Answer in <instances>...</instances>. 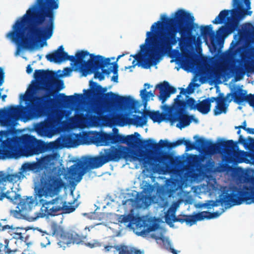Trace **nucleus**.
Returning <instances> with one entry per match:
<instances>
[{"instance_id":"obj_1","label":"nucleus","mask_w":254,"mask_h":254,"mask_svg":"<svg viewBox=\"0 0 254 254\" xmlns=\"http://www.w3.org/2000/svg\"><path fill=\"white\" fill-rule=\"evenodd\" d=\"M34 78L38 84L42 85V88L46 93L35 97L26 106L17 105V121L21 119L27 121L43 117L57 106L72 105L84 98L83 94L77 93L70 96L59 93L55 98H52L55 93L64 88L63 80L58 79L56 74L52 71L36 69L34 73Z\"/></svg>"},{"instance_id":"obj_2","label":"nucleus","mask_w":254,"mask_h":254,"mask_svg":"<svg viewBox=\"0 0 254 254\" xmlns=\"http://www.w3.org/2000/svg\"><path fill=\"white\" fill-rule=\"evenodd\" d=\"M59 6V0H36L21 21L17 20V45L32 49L37 39H50L54 29V10Z\"/></svg>"},{"instance_id":"obj_3","label":"nucleus","mask_w":254,"mask_h":254,"mask_svg":"<svg viewBox=\"0 0 254 254\" xmlns=\"http://www.w3.org/2000/svg\"><path fill=\"white\" fill-rule=\"evenodd\" d=\"M161 20V27L164 23L168 27L159 30V34L152 37L160 55L170 52L178 42L187 41L192 36L193 31L199 28L198 24L194 22L193 16L183 9H178L171 17L162 15Z\"/></svg>"},{"instance_id":"obj_4","label":"nucleus","mask_w":254,"mask_h":254,"mask_svg":"<svg viewBox=\"0 0 254 254\" xmlns=\"http://www.w3.org/2000/svg\"><path fill=\"white\" fill-rule=\"evenodd\" d=\"M17 199L20 202L17 204V214H20L24 219L29 221H33L39 217L44 216H55L62 212L69 213L75 209L74 206L67 205L64 198L58 196L49 201L41 200L42 206V213L34 212V215L31 214L32 208L35 203L32 197H28L26 199H21V195L17 193Z\"/></svg>"},{"instance_id":"obj_5","label":"nucleus","mask_w":254,"mask_h":254,"mask_svg":"<svg viewBox=\"0 0 254 254\" xmlns=\"http://www.w3.org/2000/svg\"><path fill=\"white\" fill-rule=\"evenodd\" d=\"M0 159H16V105L0 109Z\"/></svg>"},{"instance_id":"obj_6","label":"nucleus","mask_w":254,"mask_h":254,"mask_svg":"<svg viewBox=\"0 0 254 254\" xmlns=\"http://www.w3.org/2000/svg\"><path fill=\"white\" fill-rule=\"evenodd\" d=\"M46 58L50 62L55 63L69 61L73 63L77 68H85L90 72H92L93 69H99L110 64V61L109 58L105 59L100 55L95 56L87 51H78L74 56H69L64 51L63 46H60L52 53L47 54Z\"/></svg>"},{"instance_id":"obj_7","label":"nucleus","mask_w":254,"mask_h":254,"mask_svg":"<svg viewBox=\"0 0 254 254\" xmlns=\"http://www.w3.org/2000/svg\"><path fill=\"white\" fill-rule=\"evenodd\" d=\"M243 202L247 204L254 203V177L251 179L250 186H245L243 190L236 186L229 187L224 190L219 199L210 200L212 207L217 206L220 203L226 208L241 204Z\"/></svg>"},{"instance_id":"obj_8","label":"nucleus","mask_w":254,"mask_h":254,"mask_svg":"<svg viewBox=\"0 0 254 254\" xmlns=\"http://www.w3.org/2000/svg\"><path fill=\"white\" fill-rule=\"evenodd\" d=\"M161 24L162 23L160 21L154 23L151 27L150 31L146 32L145 43L140 46V53L137 54L130 55V57L134 58V60L137 61L139 63H142L146 65L145 68H148L151 65L156 64V61L166 54L160 55L157 52L155 42L152 40L153 36L159 34Z\"/></svg>"},{"instance_id":"obj_9","label":"nucleus","mask_w":254,"mask_h":254,"mask_svg":"<svg viewBox=\"0 0 254 254\" xmlns=\"http://www.w3.org/2000/svg\"><path fill=\"white\" fill-rule=\"evenodd\" d=\"M107 162L109 161L104 152H100L97 156L85 157L68 168L64 174V178L70 181L79 182L87 171L100 168Z\"/></svg>"},{"instance_id":"obj_10","label":"nucleus","mask_w":254,"mask_h":254,"mask_svg":"<svg viewBox=\"0 0 254 254\" xmlns=\"http://www.w3.org/2000/svg\"><path fill=\"white\" fill-rule=\"evenodd\" d=\"M60 141L59 139L47 143L28 134L17 136V158L20 155L28 157L56 149Z\"/></svg>"},{"instance_id":"obj_11","label":"nucleus","mask_w":254,"mask_h":254,"mask_svg":"<svg viewBox=\"0 0 254 254\" xmlns=\"http://www.w3.org/2000/svg\"><path fill=\"white\" fill-rule=\"evenodd\" d=\"M129 146L123 145L112 146L109 149H104V152L108 161L118 162L122 159L126 160H138L142 162L144 167L150 164L149 160L143 150L139 153Z\"/></svg>"},{"instance_id":"obj_12","label":"nucleus","mask_w":254,"mask_h":254,"mask_svg":"<svg viewBox=\"0 0 254 254\" xmlns=\"http://www.w3.org/2000/svg\"><path fill=\"white\" fill-rule=\"evenodd\" d=\"M90 86L91 90H83L86 98L89 99L92 97L102 98L103 101L108 107H114L117 104H130L132 102V99L130 96H121L111 91L105 93L107 91V88H103L92 80L90 81Z\"/></svg>"},{"instance_id":"obj_13","label":"nucleus","mask_w":254,"mask_h":254,"mask_svg":"<svg viewBox=\"0 0 254 254\" xmlns=\"http://www.w3.org/2000/svg\"><path fill=\"white\" fill-rule=\"evenodd\" d=\"M63 171L59 168L47 173H44L40 180V188L38 190V196H53L59 192L64 186L62 180Z\"/></svg>"},{"instance_id":"obj_14","label":"nucleus","mask_w":254,"mask_h":254,"mask_svg":"<svg viewBox=\"0 0 254 254\" xmlns=\"http://www.w3.org/2000/svg\"><path fill=\"white\" fill-rule=\"evenodd\" d=\"M233 6L235 10L237 17L233 16L229 21L226 26H221L217 31L218 35H228L238 30L239 20L242 19L246 15H251L252 11L249 10L251 9L250 0H233Z\"/></svg>"},{"instance_id":"obj_15","label":"nucleus","mask_w":254,"mask_h":254,"mask_svg":"<svg viewBox=\"0 0 254 254\" xmlns=\"http://www.w3.org/2000/svg\"><path fill=\"white\" fill-rule=\"evenodd\" d=\"M140 134L135 132L134 134L126 136L120 134L97 132L93 137L94 141L98 145H108L117 143H126L130 147H134L138 141L142 142L139 139Z\"/></svg>"},{"instance_id":"obj_16","label":"nucleus","mask_w":254,"mask_h":254,"mask_svg":"<svg viewBox=\"0 0 254 254\" xmlns=\"http://www.w3.org/2000/svg\"><path fill=\"white\" fill-rule=\"evenodd\" d=\"M162 108L164 112L162 113H160L159 111L146 110L143 113V117L134 115L133 118L129 119V124L136 127H142L146 124L147 117H149L154 123H160L163 121L170 122V116L172 109L167 105H164Z\"/></svg>"},{"instance_id":"obj_17","label":"nucleus","mask_w":254,"mask_h":254,"mask_svg":"<svg viewBox=\"0 0 254 254\" xmlns=\"http://www.w3.org/2000/svg\"><path fill=\"white\" fill-rule=\"evenodd\" d=\"M195 142L201 149L207 150L211 154L217 153L220 148H223L227 152H235L238 149V142L233 140H224L217 144L202 137H198Z\"/></svg>"},{"instance_id":"obj_18","label":"nucleus","mask_w":254,"mask_h":254,"mask_svg":"<svg viewBox=\"0 0 254 254\" xmlns=\"http://www.w3.org/2000/svg\"><path fill=\"white\" fill-rule=\"evenodd\" d=\"M220 212L216 211L214 212H210L208 211H202L196 213L195 215H179L176 217L173 214V221L174 222H179L183 224L186 223L191 226L194 224L197 221H201L204 219H210L214 218L220 216L224 212V209L222 208Z\"/></svg>"},{"instance_id":"obj_19","label":"nucleus","mask_w":254,"mask_h":254,"mask_svg":"<svg viewBox=\"0 0 254 254\" xmlns=\"http://www.w3.org/2000/svg\"><path fill=\"white\" fill-rule=\"evenodd\" d=\"M233 100L235 103L239 105L244 102H247L250 106L254 108V94H247V91L241 88H238L232 93V98L229 100V103Z\"/></svg>"},{"instance_id":"obj_20","label":"nucleus","mask_w":254,"mask_h":254,"mask_svg":"<svg viewBox=\"0 0 254 254\" xmlns=\"http://www.w3.org/2000/svg\"><path fill=\"white\" fill-rule=\"evenodd\" d=\"M48 165V158L47 157L37 159L36 162H26L22 165L23 172L31 171L38 173L46 168Z\"/></svg>"},{"instance_id":"obj_21","label":"nucleus","mask_w":254,"mask_h":254,"mask_svg":"<svg viewBox=\"0 0 254 254\" xmlns=\"http://www.w3.org/2000/svg\"><path fill=\"white\" fill-rule=\"evenodd\" d=\"M192 120H194L193 115H188L187 113H182L179 114H173L171 112L170 116V122L173 124L176 121L179 123L177 124V127L182 129L190 125Z\"/></svg>"},{"instance_id":"obj_22","label":"nucleus","mask_w":254,"mask_h":254,"mask_svg":"<svg viewBox=\"0 0 254 254\" xmlns=\"http://www.w3.org/2000/svg\"><path fill=\"white\" fill-rule=\"evenodd\" d=\"M51 111L47 115V118L43 122L36 124L34 128L36 132L41 136H48L52 131L54 125L51 118H49Z\"/></svg>"},{"instance_id":"obj_23","label":"nucleus","mask_w":254,"mask_h":254,"mask_svg":"<svg viewBox=\"0 0 254 254\" xmlns=\"http://www.w3.org/2000/svg\"><path fill=\"white\" fill-rule=\"evenodd\" d=\"M137 229H139L140 235L144 236L158 229L159 225L147 220L138 218L136 222Z\"/></svg>"},{"instance_id":"obj_24","label":"nucleus","mask_w":254,"mask_h":254,"mask_svg":"<svg viewBox=\"0 0 254 254\" xmlns=\"http://www.w3.org/2000/svg\"><path fill=\"white\" fill-rule=\"evenodd\" d=\"M160 91L159 99L161 101L162 103H164L167 99L170 97L171 94H174L176 92V88L173 86H170L167 81H164L156 86Z\"/></svg>"},{"instance_id":"obj_25","label":"nucleus","mask_w":254,"mask_h":254,"mask_svg":"<svg viewBox=\"0 0 254 254\" xmlns=\"http://www.w3.org/2000/svg\"><path fill=\"white\" fill-rule=\"evenodd\" d=\"M143 142L145 143V147H148L151 149L150 150V152L156 155L155 159L159 163L165 164L170 160V155L166 152L161 151L160 149L161 148H159L157 151H155L151 145H148L149 144V142L156 143L152 139H148L144 140Z\"/></svg>"},{"instance_id":"obj_26","label":"nucleus","mask_w":254,"mask_h":254,"mask_svg":"<svg viewBox=\"0 0 254 254\" xmlns=\"http://www.w3.org/2000/svg\"><path fill=\"white\" fill-rule=\"evenodd\" d=\"M185 141V138L179 139L177 141L173 142H169L166 140H163L161 139L158 143H152V142H149V144L148 145H151L155 151H157L159 148H168L169 149H172L175 147L180 146L183 144H184Z\"/></svg>"},{"instance_id":"obj_27","label":"nucleus","mask_w":254,"mask_h":254,"mask_svg":"<svg viewBox=\"0 0 254 254\" xmlns=\"http://www.w3.org/2000/svg\"><path fill=\"white\" fill-rule=\"evenodd\" d=\"M235 72L236 80L238 81L242 79L246 73L248 74L254 72V65L245 64L244 67L236 65L235 66Z\"/></svg>"},{"instance_id":"obj_28","label":"nucleus","mask_w":254,"mask_h":254,"mask_svg":"<svg viewBox=\"0 0 254 254\" xmlns=\"http://www.w3.org/2000/svg\"><path fill=\"white\" fill-rule=\"evenodd\" d=\"M181 97V95H178L175 99V104L178 108L177 110H175L174 107L170 106V108L172 109L171 112L173 114H179L186 112L185 109L187 107V101H185L183 100H181L180 99Z\"/></svg>"},{"instance_id":"obj_29","label":"nucleus","mask_w":254,"mask_h":254,"mask_svg":"<svg viewBox=\"0 0 254 254\" xmlns=\"http://www.w3.org/2000/svg\"><path fill=\"white\" fill-rule=\"evenodd\" d=\"M127 116L123 114H118L113 116L111 119V122L120 127H124L127 124Z\"/></svg>"},{"instance_id":"obj_30","label":"nucleus","mask_w":254,"mask_h":254,"mask_svg":"<svg viewBox=\"0 0 254 254\" xmlns=\"http://www.w3.org/2000/svg\"><path fill=\"white\" fill-rule=\"evenodd\" d=\"M115 248L119 251V254H143L140 250L124 245L121 247L117 246Z\"/></svg>"},{"instance_id":"obj_31","label":"nucleus","mask_w":254,"mask_h":254,"mask_svg":"<svg viewBox=\"0 0 254 254\" xmlns=\"http://www.w3.org/2000/svg\"><path fill=\"white\" fill-rule=\"evenodd\" d=\"M231 10H223L218 14L217 16L212 21V23L215 24H218L222 23L227 19L229 20L230 17L229 15Z\"/></svg>"},{"instance_id":"obj_32","label":"nucleus","mask_w":254,"mask_h":254,"mask_svg":"<svg viewBox=\"0 0 254 254\" xmlns=\"http://www.w3.org/2000/svg\"><path fill=\"white\" fill-rule=\"evenodd\" d=\"M211 105H209V102L205 99H203L197 103L196 110L202 114L205 115L210 111Z\"/></svg>"},{"instance_id":"obj_33","label":"nucleus","mask_w":254,"mask_h":254,"mask_svg":"<svg viewBox=\"0 0 254 254\" xmlns=\"http://www.w3.org/2000/svg\"><path fill=\"white\" fill-rule=\"evenodd\" d=\"M228 107V105L223 100L219 99L217 102V105L214 109V114L215 116L219 115L222 113H226Z\"/></svg>"},{"instance_id":"obj_34","label":"nucleus","mask_w":254,"mask_h":254,"mask_svg":"<svg viewBox=\"0 0 254 254\" xmlns=\"http://www.w3.org/2000/svg\"><path fill=\"white\" fill-rule=\"evenodd\" d=\"M140 96L142 100V102L145 106L147 102L150 100L151 97H153L155 96V90L153 91L147 92L146 91V88H144L140 91Z\"/></svg>"},{"instance_id":"obj_35","label":"nucleus","mask_w":254,"mask_h":254,"mask_svg":"<svg viewBox=\"0 0 254 254\" xmlns=\"http://www.w3.org/2000/svg\"><path fill=\"white\" fill-rule=\"evenodd\" d=\"M241 130L239 129L237 131V134H239V139L238 142L242 144L244 146H248L250 145H252L254 147V139L251 136H248L247 139H245L242 135H240Z\"/></svg>"},{"instance_id":"obj_36","label":"nucleus","mask_w":254,"mask_h":254,"mask_svg":"<svg viewBox=\"0 0 254 254\" xmlns=\"http://www.w3.org/2000/svg\"><path fill=\"white\" fill-rule=\"evenodd\" d=\"M4 198H6L13 204H16V192H10L7 191L6 192H1L0 193V200H2Z\"/></svg>"},{"instance_id":"obj_37","label":"nucleus","mask_w":254,"mask_h":254,"mask_svg":"<svg viewBox=\"0 0 254 254\" xmlns=\"http://www.w3.org/2000/svg\"><path fill=\"white\" fill-rule=\"evenodd\" d=\"M16 178V173L9 174H6L3 171H0V184L3 182L9 181L12 182Z\"/></svg>"},{"instance_id":"obj_38","label":"nucleus","mask_w":254,"mask_h":254,"mask_svg":"<svg viewBox=\"0 0 254 254\" xmlns=\"http://www.w3.org/2000/svg\"><path fill=\"white\" fill-rule=\"evenodd\" d=\"M9 241L7 240L4 241V244L0 243V254H10L13 252H16V250H11L8 247Z\"/></svg>"},{"instance_id":"obj_39","label":"nucleus","mask_w":254,"mask_h":254,"mask_svg":"<svg viewBox=\"0 0 254 254\" xmlns=\"http://www.w3.org/2000/svg\"><path fill=\"white\" fill-rule=\"evenodd\" d=\"M6 38L14 44H16V21L13 24L12 30L6 35Z\"/></svg>"},{"instance_id":"obj_40","label":"nucleus","mask_w":254,"mask_h":254,"mask_svg":"<svg viewBox=\"0 0 254 254\" xmlns=\"http://www.w3.org/2000/svg\"><path fill=\"white\" fill-rule=\"evenodd\" d=\"M201 35L204 37H207L212 33V26L211 25L201 26L200 27Z\"/></svg>"},{"instance_id":"obj_41","label":"nucleus","mask_w":254,"mask_h":254,"mask_svg":"<svg viewBox=\"0 0 254 254\" xmlns=\"http://www.w3.org/2000/svg\"><path fill=\"white\" fill-rule=\"evenodd\" d=\"M51 233L53 236H59L62 232V228L56 223H52L51 224Z\"/></svg>"},{"instance_id":"obj_42","label":"nucleus","mask_w":254,"mask_h":254,"mask_svg":"<svg viewBox=\"0 0 254 254\" xmlns=\"http://www.w3.org/2000/svg\"><path fill=\"white\" fill-rule=\"evenodd\" d=\"M184 145L186 146V151L192 150L193 149H200V148L197 146V144L191 142L189 140L185 139Z\"/></svg>"},{"instance_id":"obj_43","label":"nucleus","mask_w":254,"mask_h":254,"mask_svg":"<svg viewBox=\"0 0 254 254\" xmlns=\"http://www.w3.org/2000/svg\"><path fill=\"white\" fill-rule=\"evenodd\" d=\"M37 89L36 84L30 85L26 91V93L27 94L23 95V100L25 101L28 100V96L32 95Z\"/></svg>"},{"instance_id":"obj_44","label":"nucleus","mask_w":254,"mask_h":254,"mask_svg":"<svg viewBox=\"0 0 254 254\" xmlns=\"http://www.w3.org/2000/svg\"><path fill=\"white\" fill-rule=\"evenodd\" d=\"M19 229L21 230V229L20 227H17V231L19 230ZM22 230L24 231V233H22L21 232H17V233H16L17 240L19 239L20 240V244H22V243L23 242L24 245L25 246V245H26V243L24 240L25 239L26 237H27V235L25 236L26 233V230L25 229H22Z\"/></svg>"},{"instance_id":"obj_45","label":"nucleus","mask_w":254,"mask_h":254,"mask_svg":"<svg viewBox=\"0 0 254 254\" xmlns=\"http://www.w3.org/2000/svg\"><path fill=\"white\" fill-rule=\"evenodd\" d=\"M91 112L97 116H100L102 115L104 112L103 107L99 105H96L93 106L91 108Z\"/></svg>"},{"instance_id":"obj_46","label":"nucleus","mask_w":254,"mask_h":254,"mask_svg":"<svg viewBox=\"0 0 254 254\" xmlns=\"http://www.w3.org/2000/svg\"><path fill=\"white\" fill-rule=\"evenodd\" d=\"M151 237L153 239H154L157 243H159V241H161L162 243L165 244V243H168L169 244V242L168 240L166 239L165 237H164L162 234H160L159 235H156L155 234H151Z\"/></svg>"},{"instance_id":"obj_47","label":"nucleus","mask_w":254,"mask_h":254,"mask_svg":"<svg viewBox=\"0 0 254 254\" xmlns=\"http://www.w3.org/2000/svg\"><path fill=\"white\" fill-rule=\"evenodd\" d=\"M70 238L69 243L78 244L81 242L80 237L77 234H71L68 237Z\"/></svg>"},{"instance_id":"obj_48","label":"nucleus","mask_w":254,"mask_h":254,"mask_svg":"<svg viewBox=\"0 0 254 254\" xmlns=\"http://www.w3.org/2000/svg\"><path fill=\"white\" fill-rule=\"evenodd\" d=\"M187 107H190V110H196L197 103L193 98H189L187 100Z\"/></svg>"},{"instance_id":"obj_49","label":"nucleus","mask_w":254,"mask_h":254,"mask_svg":"<svg viewBox=\"0 0 254 254\" xmlns=\"http://www.w3.org/2000/svg\"><path fill=\"white\" fill-rule=\"evenodd\" d=\"M132 218L133 217L130 214L121 215L119 218V221L121 223H126L130 222Z\"/></svg>"},{"instance_id":"obj_50","label":"nucleus","mask_w":254,"mask_h":254,"mask_svg":"<svg viewBox=\"0 0 254 254\" xmlns=\"http://www.w3.org/2000/svg\"><path fill=\"white\" fill-rule=\"evenodd\" d=\"M99 69H93L92 73L94 71V78H98L100 81L103 80L105 78V76L104 74L102 72H99L98 70ZM87 72L89 73H91V72H90V71H88L87 70Z\"/></svg>"},{"instance_id":"obj_51","label":"nucleus","mask_w":254,"mask_h":254,"mask_svg":"<svg viewBox=\"0 0 254 254\" xmlns=\"http://www.w3.org/2000/svg\"><path fill=\"white\" fill-rule=\"evenodd\" d=\"M180 94L185 95L187 93L191 94L193 92V89L190 87V85L188 87L187 89H184L183 88H180Z\"/></svg>"},{"instance_id":"obj_52","label":"nucleus","mask_w":254,"mask_h":254,"mask_svg":"<svg viewBox=\"0 0 254 254\" xmlns=\"http://www.w3.org/2000/svg\"><path fill=\"white\" fill-rule=\"evenodd\" d=\"M200 164V159L198 156L193 155L191 160V165L192 166L197 167Z\"/></svg>"},{"instance_id":"obj_53","label":"nucleus","mask_w":254,"mask_h":254,"mask_svg":"<svg viewBox=\"0 0 254 254\" xmlns=\"http://www.w3.org/2000/svg\"><path fill=\"white\" fill-rule=\"evenodd\" d=\"M219 96L220 97V98H221V100H223L224 102H225V103L228 101L229 102V100H230L229 99V97L230 96H232V93H228L226 97H224V94L223 93H220L219 94Z\"/></svg>"},{"instance_id":"obj_54","label":"nucleus","mask_w":254,"mask_h":254,"mask_svg":"<svg viewBox=\"0 0 254 254\" xmlns=\"http://www.w3.org/2000/svg\"><path fill=\"white\" fill-rule=\"evenodd\" d=\"M220 99V97L219 95L218 97H211L210 98H207L205 99L207 101V102H209V105H211V103H213L214 101H216V102L217 101L219 100Z\"/></svg>"},{"instance_id":"obj_55","label":"nucleus","mask_w":254,"mask_h":254,"mask_svg":"<svg viewBox=\"0 0 254 254\" xmlns=\"http://www.w3.org/2000/svg\"><path fill=\"white\" fill-rule=\"evenodd\" d=\"M111 64L110 63V64ZM112 64L113 65V68H111L112 72L114 73V74H117L118 71V65L116 63V62H114ZM108 65H109V64Z\"/></svg>"},{"instance_id":"obj_56","label":"nucleus","mask_w":254,"mask_h":254,"mask_svg":"<svg viewBox=\"0 0 254 254\" xmlns=\"http://www.w3.org/2000/svg\"><path fill=\"white\" fill-rule=\"evenodd\" d=\"M107 65H106L104 67H101V68L102 69V73L103 74H105L106 75H109L112 72V69L111 68H109V69H104V68ZM100 69V68H99Z\"/></svg>"},{"instance_id":"obj_57","label":"nucleus","mask_w":254,"mask_h":254,"mask_svg":"<svg viewBox=\"0 0 254 254\" xmlns=\"http://www.w3.org/2000/svg\"><path fill=\"white\" fill-rule=\"evenodd\" d=\"M246 126H247V122L246 121H244L243 122L242 125L241 126H240L238 127H236L235 128H239V129L242 128L244 130H245V131H246L247 128H248V127H247Z\"/></svg>"},{"instance_id":"obj_58","label":"nucleus","mask_w":254,"mask_h":254,"mask_svg":"<svg viewBox=\"0 0 254 254\" xmlns=\"http://www.w3.org/2000/svg\"><path fill=\"white\" fill-rule=\"evenodd\" d=\"M202 206L209 209L212 207V203H210V200L208 201L206 203H203Z\"/></svg>"},{"instance_id":"obj_59","label":"nucleus","mask_w":254,"mask_h":254,"mask_svg":"<svg viewBox=\"0 0 254 254\" xmlns=\"http://www.w3.org/2000/svg\"><path fill=\"white\" fill-rule=\"evenodd\" d=\"M33 71V68L31 67L30 65H28L26 67V72L27 73H31Z\"/></svg>"},{"instance_id":"obj_60","label":"nucleus","mask_w":254,"mask_h":254,"mask_svg":"<svg viewBox=\"0 0 254 254\" xmlns=\"http://www.w3.org/2000/svg\"><path fill=\"white\" fill-rule=\"evenodd\" d=\"M246 131L249 134H254V128L248 127L247 128Z\"/></svg>"},{"instance_id":"obj_61","label":"nucleus","mask_w":254,"mask_h":254,"mask_svg":"<svg viewBox=\"0 0 254 254\" xmlns=\"http://www.w3.org/2000/svg\"><path fill=\"white\" fill-rule=\"evenodd\" d=\"M112 80L113 81H114V82H118V73L116 74H114L112 76Z\"/></svg>"},{"instance_id":"obj_62","label":"nucleus","mask_w":254,"mask_h":254,"mask_svg":"<svg viewBox=\"0 0 254 254\" xmlns=\"http://www.w3.org/2000/svg\"><path fill=\"white\" fill-rule=\"evenodd\" d=\"M136 60H133L132 62V65L129 66L128 67H126V69H129V68H130L132 67H134L136 65Z\"/></svg>"},{"instance_id":"obj_63","label":"nucleus","mask_w":254,"mask_h":254,"mask_svg":"<svg viewBox=\"0 0 254 254\" xmlns=\"http://www.w3.org/2000/svg\"><path fill=\"white\" fill-rule=\"evenodd\" d=\"M113 248L112 246H105L104 247L106 252L110 251Z\"/></svg>"},{"instance_id":"obj_64","label":"nucleus","mask_w":254,"mask_h":254,"mask_svg":"<svg viewBox=\"0 0 254 254\" xmlns=\"http://www.w3.org/2000/svg\"><path fill=\"white\" fill-rule=\"evenodd\" d=\"M170 251L173 254H178L177 251L173 248H170Z\"/></svg>"}]
</instances>
